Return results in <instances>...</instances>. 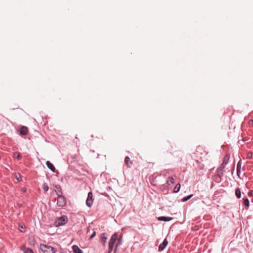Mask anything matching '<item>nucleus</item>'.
I'll return each mask as SVG.
<instances>
[{
  "label": "nucleus",
  "instance_id": "obj_13",
  "mask_svg": "<svg viewBox=\"0 0 253 253\" xmlns=\"http://www.w3.org/2000/svg\"><path fill=\"white\" fill-rule=\"evenodd\" d=\"M73 250L74 253H83L82 251L76 245L73 246Z\"/></svg>",
  "mask_w": 253,
  "mask_h": 253
},
{
  "label": "nucleus",
  "instance_id": "obj_22",
  "mask_svg": "<svg viewBox=\"0 0 253 253\" xmlns=\"http://www.w3.org/2000/svg\"><path fill=\"white\" fill-rule=\"evenodd\" d=\"M15 179L17 181H20L21 180V175L20 174H19V173L15 174Z\"/></svg>",
  "mask_w": 253,
  "mask_h": 253
},
{
  "label": "nucleus",
  "instance_id": "obj_25",
  "mask_svg": "<svg viewBox=\"0 0 253 253\" xmlns=\"http://www.w3.org/2000/svg\"><path fill=\"white\" fill-rule=\"evenodd\" d=\"M19 230H20V231L23 232H25V227H23V226H19Z\"/></svg>",
  "mask_w": 253,
  "mask_h": 253
},
{
  "label": "nucleus",
  "instance_id": "obj_5",
  "mask_svg": "<svg viewBox=\"0 0 253 253\" xmlns=\"http://www.w3.org/2000/svg\"><path fill=\"white\" fill-rule=\"evenodd\" d=\"M56 204L58 207H63L66 204V200L62 195H57Z\"/></svg>",
  "mask_w": 253,
  "mask_h": 253
},
{
  "label": "nucleus",
  "instance_id": "obj_6",
  "mask_svg": "<svg viewBox=\"0 0 253 253\" xmlns=\"http://www.w3.org/2000/svg\"><path fill=\"white\" fill-rule=\"evenodd\" d=\"M93 202V194H92V193L91 192H89L88 193L87 198L86 201V205L88 207H90L92 205Z\"/></svg>",
  "mask_w": 253,
  "mask_h": 253
},
{
  "label": "nucleus",
  "instance_id": "obj_3",
  "mask_svg": "<svg viewBox=\"0 0 253 253\" xmlns=\"http://www.w3.org/2000/svg\"><path fill=\"white\" fill-rule=\"evenodd\" d=\"M68 221V218L66 216L63 215L59 218H57L55 222H54V225L56 227H58L60 226H62L65 225Z\"/></svg>",
  "mask_w": 253,
  "mask_h": 253
},
{
  "label": "nucleus",
  "instance_id": "obj_11",
  "mask_svg": "<svg viewBox=\"0 0 253 253\" xmlns=\"http://www.w3.org/2000/svg\"><path fill=\"white\" fill-rule=\"evenodd\" d=\"M46 165L48 168L50 169L52 171L54 172L55 170V168L54 166L51 164L49 161H47L46 163Z\"/></svg>",
  "mask_w": 253,
  "mask_h": 253
},
{
  "label": "nucleus",
  "instance_id": "obj_2",
  "mask_svg": "<svg viewBox=\"0 0 253 253\" xmlns=\"http://www.w3.org/2000/svg\"><path fill=\"white\" fill-rule=\"evenodd\" d=\"M40 249L42 253H55V252L53 247L44 244H41Z\"/></svg>",
  "mask_w": 253,
  "mask_h": 253
},
{
  "label": "nucleus",
  "instance_id": "obj_1",
  "mask_svg": "<svg viewBox=\"0 0 253 253\" xmlns=\"http://www.w3.org/2000/svg\"><path fill=\"white\" fill-rule=\"evenodd\" d=\"M229 159V157L228 155H226L223 159L222 163L220 166V167L217 169V172L218 175L220 177L223 174V169L225 167L226 165L227 164L228 162V160Z\"/></svg>",
  "mask_w": 253,
  "mask_h": 253
},
{
  "label": "nucleus",
  "instance_id": "obj_19",
  "mask_svg": "<svg viewBox=\"0 0 253 253\" xmlns=\"http://www.w3.org/2000/svg\"><path fill=\"white\" fill-rule=\"evenodd\" d=\"M193 196V195L192 194H191L187 197H185L184 198H183L182 200H181V201L183 202H185L187 201H188V200H189Z\"/></svg>",
  "mask_w": 253,
  "mask_h": 253
},
{
  "label": "nucleus",
  "instance_id": "obj_4",
  "mask_svg": "<svg viewBox=\"0 0 253 253\" xmlns=\"http://www.w3.org/2000/svg\"><path fill=\"white\" fill-rule=\"evenodd\" d=\"M118 239V235L117 233H114L111 237V239L109 242V253H111L113 249L114 244Z\"/></svg>",
  "mask_w": 253,
  "mask_h": 253
},
{
  "label": "nucleus",
  "instance_id": "obj_18",
  "mask_svg": "<svg viewBox=\"0 0 253 253\" xmlns=\"http://www.w3.org/2000/svg\"><path fill=\"white\" fill-rule=\"evenodd\" d=\"M241 169V165L240 164V162H239L238 163L237 167V174L238 176H239V173L240 172Z\"/></svg>",
  "mask_w": 253,
  "mask_h": 253
},
{
  "label": "nucleus",
  "instance_id": "obj_29",
  "mask_svg": "<svg viewBox=\"0 0 253 253\" xmlns=\"http://www.w3.org/2000/svg\"><path fill=\"white\" fill-rule=\"evenodd\" d=\"M21 191L23 192H25L26 190V188H23L21 189Z\"/></svg>",
  "mask_w": 253,
  "mask_h": 253
},
{
  "label": "nucleus",
  "instance_id": "obj_12",
  "mask_svg": "<svg viewBox=\"0 0 253 253\" xmlns=\"http://www.w3.org/2000/svg\"><path fill=\"white\" fill-rule=\"evenodd\" d=\"M55 188H56L55 189V191L57 195L62 194V190H61V188L60 185H55Z\"/></svg>",
  "mask_w": 253,
  "mask_h": 253
},
{
  "label": "nucleus",
  "instance_id": "obj_26",
  "mask_svg": "<svg viewBox=\"0 0 253 253\" xmlns=\"http://www.w3.org/2000/svg\"><path fill=\"white\" fill-rule=\"evenodd\" d=\"M95 235H96V232H95V231H94L93 232V233L92 234V235H91V236L90 237L89 239L90 240L92 239L95 236Z\"/></svg>",
  "mask_w": 253,
  "mask_h": 253
},
{
  "label": "nucleus",
  "instance_id": "obj_7",
  "mask_svg": "<svg viewBox=\"0 0 253 253\" xmlns=\"http://www.w3.org/2000/svg\"><path fill=\"white\" fill-rule=\"evenodd\" d=\"M168 244V241H167V240L166 239H165V240L164 241L163 243L160 245V246L159 247V251L160 252L162 251L165 248V247L167 246Z\"/></svg>",
  "mask_w": 253,
  "mask_h": 253
},
{
  "label": "nucleus",
  "instance_id": "obj_21",
  "mask_svg": "<svg viewBox=\"0 0 253 253\" xmlns=\"http://www.w3.org/2000/svg\"><path fill=\"white\" fill-rule=\"evenodd\" d=\"M244 204L246 206L248 207L250 205L249 200L248 199H244Z\"/></svg>",
  "mask_w": 253,
  "mask_h": 253
},
{
  "label": "nucleus",
  "instance_id": "obj_17",
  "mask_svg": "<svg viewBox=\"0 0 253 253\" xmlns=\"http://www.w3.org/2000/svg\"><path fill=\"white\" fill-rule=\"evenodd\" d=\"M167 183L168 184L174 183V179L172 177H169Z\"/></svg>",
  "mask_w": 253,
  "mask_h": 253
},
{
  "label": "nucleus",
  "instance_id": "obj_10",
  "mask_svg": "<svg viewBox=\"0 0 253 253\" xmlns=\"http://www.w3.org/2000/svg\"><path fill=\"white\" fill-rule=\"evenodd\" d=\"M125 162L128 168H130L132 165V162L130 161V158L128 157H126L125 159Z\"/></svg>",
  "mask_w": 253,
  "mask_h": 253
},
{
  "label": "nucleus",
  "instance_id": "obj_24",
  "mask_svg": "<svg viewBox=\"0 0 253 253\" xmlns=\"http://www.w3.org/2000/svg\"><path fill=\"white\" fill-rule=\"evenodd\" d=\"M24 253H34V252L31 249L28 248L25 251Z\"/></svg>",
  "mask_w": 253,
  "mask_h": 253
},
{
  "label": "nucleus",
  "instance_id": "obj_27",
  "mask_svg": "<svg viewBox=\"0 0 253 253\" xmlns=\"http://www.w3.org/2000/svg\"><path fill=\"white\" fill-rule=\"evenodd\" d=\"M253 154L251 152H249L247 154V157L248 158H251L252 157Z\"/></svg>",
  "mask_w": 253,
  "mask_h": 253
},
{
  "label": "nucleus",
  "instance_id": "obj_9",
  "mask_svg": "<svg viewBox=\"0 0 253 253\" xmlns=\"http://www.w3.org/2000/svg\"><path fill=\"white\" fill-rule=\"evenodd\" d=\"M100 237H101V242H102L103 245L104 246H105L106 245V243L107 242V238L106 236L105 233L102 234Z\"/></svg>",
  "mask_w": 253,
  "mask_h": 253
},
{
  "label": "nucleus",
  "instance_id": "obj_23",
  "mask_svg": "<svg viewBox=\"0 0 253 253\" xmlns=\"http://www.w3.org/2000/svg\"><path fill=\"white\" fill-rule=\"evenodd\" d=\"M43 189L44 191L47 192L48 190V186L46 183H44L43 185Z\"/></svg>",
  "mask_w": 253,
  "mask_h": 253
},
{
  "label": "nucleus",
  "instance_id": "obj_20",
  "mask_svg": "<svg viewBox=\"0 0 253 253\" xmlns=\"http://www.w3.org/2000/svg\"><path fill=\"white\" fill-rule=\"evenodd\" d=\"M13 157L14 158H17L18 159H20L21 158L20 154L19 153H18V152L14 153L13 154Z\"/></svg>",
  "mask_w": 253,
  "mask_h": 253
},
{
  "label": "nucleus",
  "instance_id": "obj_28",
  "mask_svg": "<svg viewBox=\"0 0 253 253\" xmlns=\"http://www.w3.org/2000/svg\"><path fill=\"white\" fill-rule=\"evenodd\" d=\"M248 196L250 197H252L253 196V191L251 190L248 193Z\"/></svg>",
  "mask_w": 253,
  "mask_h": 253
},
{
  "label": "nucleus",
  "instance_id": "obj_14",
  "mask_svg": "<svg viewBox=\"0 0 253 253\" xmlns=\"http://www.w3.org/2000/svg\"><path fill=\"white\" fill-rule=\"evenodd\" d=\"M158 219L160 221H169L171 220L172 218L169 217L161 216L159 217Z\"/></svg>",
  "mask_w": 253,
  "mask_h": 253
},
{
  "label": "nucleus",
  "instance_id": "obj_16",
  "mask_svg": "<svg viewBox=\"0 0 253 253\" xmlns=\"http://www.w3.org/2000/svg\"><path fill=\"white\" fill-rule=\"evenodd\" d=\"M235 194L238 198H241V191L239 188H237L235 190Z\"/></svg>",
  "mask_w": 253,
  "mask_h": 253
},
{
  "label": "nucleus",
  "instance_id": "obj_15",
  "mask_svg": "<svg viewBox=\"0 0 253 253\" xmlns=\"http://www.w3.org/2000/svg\"><path fill=\"white\" fill-rule=\"evenodd\" d=\"M180 187H181L180 184L179 183L177 184L174 187V192L175 193H177L178 192H179L180 190Z\"/></svg>",
  "mask_w": 253,
  "mask_h": 253
},
{
  "label": "nucleus",
  "instance_id": "obj_8",
  "mask_svg": "<svg viewBox=\"0 0 253 253\" xmlns=\"http://www.w3.org/2000/svg\"><path fill=\"white\" fill-rule=\"evenodd\" d=\"M28 128L27 127L23 126L20 129V134L21 135H26L28 133Z\"/></svg>",
  "mask_w": 253,
  "mask_h": 253
}]
</instances>
